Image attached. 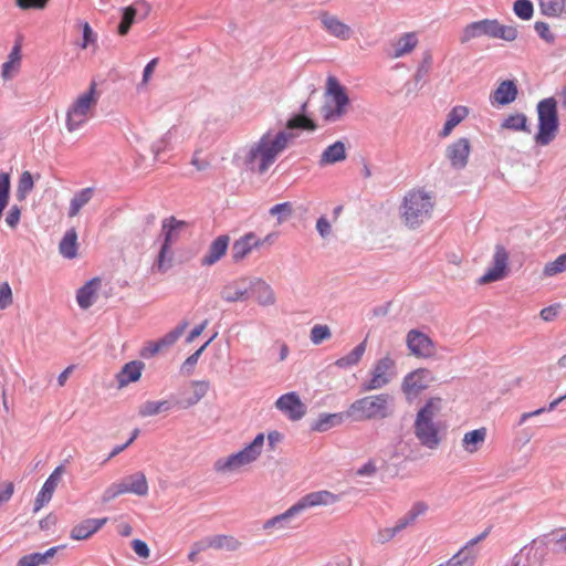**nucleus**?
<instances>
[{
	"mask_svg": "<svg viewBox=\"0 0 566 566\" xmlns=\"http://www.w3.org/2000/svg\"><path fill=\"white\" fill-rule=\"evenodd\" d=\"M407 347L417 357H431L434 354L432 339L418 329H411L406 337Z\"/></svg>",
	"mask_w": 566,
	"mask_h": 566,
	"instance_id": "obj_14",
	"label": "nucleus"
},
{
	"mask_svg": "<svg viewBox=\"0 0 566 566\" xmlns=\"http://www.w3.org/2000/svg\"><path fill=\"white\" fill-rule=\"evenodd\" d=\"M211 539V548L219 551H228L234 552L238 551L241 546V543L233 536L218 534L210 536Z\"/></svg>",
	"mask_w": 566,
	"mask_h": 566,
	"instance_id": "obj_38",
	"label": "nucleus"
},
{
	"mask_svg": "<svg viewBox=\"0 0 566 566\" xmlns=\"http://www.w3.org/2000/svg\"><path fill=\"white\" fill-rule=\"evenodd\" d=\"M509 254L504 247L496 245L493 255V266L489 269L479 280V284H488L505 277Z\"/></svg>",
	"mask_w": 566,
	"mask_h": 566,
	"instance_id": "obj_15",
	"label": "nucleus"
},
{
	"mask_svg": "<svg viewBox=\"0 0 566 566\" xmlns=\"http://www.w3.org/2000/svg\"><path fill=\"white\" fill-rule=\"evenodd\" d=\"M366 350V339L359 343L355 348L347 355L338 358L335 365L339 368H349L357 365Z\"/></svg>",
	"mask_w": 566,
	"mask_h": 566,
	"instance_id": "obj_35",
	"label": "nucleus"
},
{
	"mask_svg": "<svg viewBox=\"0 0 566 566\" xmlns=\"http://www.w3.org/2000/svg\"><path fill=\"white\" fill-rule=\"evenodd\" d=\"M538 118V130L534 137L535 143L541 146L548 145L559 128L557 101L554 97L541 99L536 106Z\"/></svg>",
	"mask_w": 566,
	"mask_h": 566,
	"instance_id": "obj_5",
	"label": "nucleus"
},
{
	"mask_svg": "<svg viewBox=\"0 0 566 566\" xmlns=\"http://www.w3.org/2000/svg\"><path fill=\"white\" fill-rule=\"evenodd\" d=\"M77 232L74 228L69 229L59 244V252L65 259H74L77 255Z\"/></svg>",
	"mask_w": 566,
	"mask_h": 566,
	"instance_id": "obj_29",
	"label": "nucleus"
},
{
	"mask_svg": "<svg viewBox=\"0 0 566 566\" xmlns=\"http://www.w3.org/2000/svg\"><path fill=\"white\" fill-rule=\"evenodd\" d=\"M394 397L389 394L366 396L355 400L347 408V416L354 422L386 419L392 413Z\"/></svg>",
	"mask_w": 566,
	"mask_h": 566,
	"instance_id": "obj_2",
	"label": "nucleus"
},
{
	"mask_svg": "<svg viewBox=\"0 0 566 566\" xmlns=\"http://www.w3.org/2000/svg\"><path fill=\"white\" fill-rule=\"evenodd\" d=\"M293 138H295L293 133L280 130L272 135L271 132H266L258 143L247 150L243 161L244 167L248 170L264 174Z\"/></svg>",
	"mask_w": 566,
	"mask_h": 566,
	"instance_id": "obj_1",
	"label": "nucleus"
},
{
	"mask_svg": "<svg viewBox=\"0 0 566 566\" xmlns=\"http://www.w3.org/2000/svg\"><path fill=\"white\" fill-rule=\"evenodd\" d=\"M247 281L241 279L226 284L220 292L221 298L228 303L247 301L251 291L250 283L245 285Z\"/></svg>",
	"mask_w": 566,
	"mask_h": 566,
	"instance_id": "obj_17",
	"label": "nucleus"
},
{
	"mask_svg": "<svg viewBox=\"0 0 566 566\" xmlns=\"http://www.w3.org/2000/svg\"><path fill=\"white\" fill-rule=\"evenodd\" d=\"M491 532V526L488 527L486 530H484L481 534H479L478 536H475L474 538L470 539L465 546L460 549L459 552H465V554H463L464 556H471L472 557V564L474 563V559H475V553L473 551L474 546L483 541L484 538H486V536L490 534Z\"/></svg>",
	"mask_w": 566,
	"mask_h": 566,
	"instance_id": "obj_55",
	"label": "nucleus"
},
{
	"mask_svg": "<svg viewBox=\"0 0 566 566\" xmlns=\"http://www.w3.org/2000/svg\"><path fill=\"white\" fill-rule=\"evenodd\" d=\"M20 217L21 210L17 205H14L9 209L6 216V222L10 228L14 229L20 222Z\"/></svg>",
	"mask_w": 566,
	"mask_h": 566,
	"instance_id": "obj_62",
	"label": "nucleus"
},
{
	"mask_svg": "<svg viewBox=\"0 0 566 566\" xmlns=\"http://www.w3.org/2000/svg\"><path fill=\"white\" fill-rule=\"evenodd\" d=\"M128 482V489L130 493L136 494L138 496H145L148 494V482L145 474L140 471L135 472L126 478Z\"/></svg>",
	"mask_w": 566,
	"mask_h": 566,
	"instance_id": "obj_36",
	"label": "nucleus"
},
{
	"mask_svg": "<svg viewBox=\"0 0 566 566\" xmlns=\"http://www.w3.org/2000/svg\"><path fill=\"white\" fill-rule=\"evenodd\" d=\"M193 386V394L192 397L189 398V403L195 405L199 402L208 392L209 390V381L207 380H195L192 381Z\"/></svg>",
	"mask_w": 566,
	"mask_h": 566,
	"instance_id": "obj_52",
	"label": "nucleus"
},
{
	"mask_svg": "<svg viewBox=\"0 0 566 566\" xmlns=\"http://www.w3.org/2000/svg\"><path fill=\"white\" fill-rule=\"evenodd\" d=\"M82 49H86L91 43H94L96 40L95 33L93 32V29L91 28L88 22L82 23Z\"/></svg>",
	"mask_w": 566,
	"mask_h": 566,
	"instance_id": "obj_60",
	"label": "nucleus"
},
{
	"mask_svg": "<svg viewBox=\"0 0 566 566\" xmlns=\"http://www.w3.org/2000/svg\"><path fill=\"white\" fill-rule=\"evenodd\" d=\"M264 433H258L245 448L227 458H220L214 462L217 472H232L239 468L254 462L261 454L264 446Z\"/></svg>",
	"mask_w": 566,
	"mask_h": 566,
	"instance_id": "obj_6",
	"label": "nucleus"
},
{
	"mask_svg": "<svg viewBox=\"0 0 566 566\" xmlns=\"http://www.w3.org/2000/svg\"><path fill=\"white\" fill-rule=\"evenodd\" d=\"M55 488H56V484L53 482V480L52 481H50L48 479L45 480L40 492L38 493V495L35 497L34 506H33L34 513L39 512L45 504H48L51 501Z\"/></svg>",
	"mask_w": 566,
	"mask_h": 566,
	"instance_id": "obj_44",
	"label": "nucleus"
},
{
	"mask_svg": "<svg viewBox=\"0 0 566 566\" xmlns=\"http://www.w3.org/2000/svg\"><path fill=\"white\" fill-rule=\"evenodd\" d=\"M297 514H300V512H298L296 505L294 504L290 509H287L284 513L279 514V515L268 520L263 524V528L264 530H269V528H273V527L284 528L287 526L290 520Z\"/></svg>",
	"mask_w": 566,
	"mask_h": 566,
	"instance_id": "obj_40",
	"label": "nucleus"
},
{
	"mask_svg": "<svg viewBox=\"0 0 566 566\" xmlns=\"http://www.w3.org/2000/svg\"><path fill=\"white\" fill-rule=\"evenodd\" d=\"M97 103V94L95 83H92L90 88L80 95L76 101L70 106L66 113V128L69 132L80 129L88 118V112Z\"/></svg>",
	"mask_w": 566,
	"mask_h": 566,
	"instance_id": "obj_7",
	"label": "nucleus"
},
{
	"mask_svg": "<svg viewBox=\"0 0 566 566\" xmlns=\"http://www.w3.org/2000/svg\"><path fill=\"white\" fill-rule=\"evenodd\" d=\"M64 545L53 546L46 549L44 553H31L22 556L17 566H40L48 563L50 558H52L60 549L64 548Z\"/></svg>",
	"mask_w": 566,
	"mask_h": 566,
	"instance_id": "obj_27",
	"label": "nucleus"
},
{
	"mask_svg": "<svg viewBox=\"0 0 566 566\" xmlns=\"http://www.w3.org/2000/svg\"><path fill=\"white\" fill-rule=\"evenodd\" d=\"M171 135H172V128L169 129L159 140L155 142L151 145V153L154 154L155 158H158L160 153H163L167 148V146L170 142Z\"/></svg>",
	"mask_w": 566,
	"mask_h": 566,
	"instance_id": "obj_58",
	"label": "nucleus"
},
{
	"mask_svg": "<svg viewBox=\"0 0 566 566\" xmlns=\"http://www.w3.org/2000/svg\"><path fill=\"white\" fill-rule=\"evenodd\" d=\"M517 96V86L514 81L505 80L500 83L496 90L491 94L492 104L507 105L515 101Z\"/></svg>",
	"mask_w": 566,
	"mask_h": 566,
	"instance_id": "obj_22",
	"label": "nucleus"
},
{
	"mask_svg": "<svg viewBox=\"0 0 566 566\" xmlns=\"http://www.w3.org/2000/svg\"><path fill=\"white\" fill-rule=\"evenodd\" d=\"M307 111V102L302 103L300 107V113L291 116L286 122V128L290 130L294 129H304V130H315L316 124L314 120L306 114Z\"/></svg>",
	"mask_w": 566,
	"mask_h": 566,
	"instance_id": "obj_26",
	"label": "nucleus"
},
{
	"mask_svg": "<svg viewBox=\"0 0 566 566\" xmlns=\"http://www.w3.org/2000/svg\"><path fill=\"white\" fill-rule=\"evenodd\" d=\"M501 126L503 128L511 129L514 132L531 133V129L527 124V117L523 113L510 115L503 120Z\"/></svg>",
	"mask_w": 566,
	"mask_h": 566,
	"instance_id": "obj_43",
	"label": "nucleus"
},
{
	"mask_svg": "<svg viewBox=\"0 0 566 566\" xmlns=\"http://www.w3.org/2000/svg\"><path fill=\"white\" fill-rule=\"evenodd\" d=\"M93 188H84L77 191L70 202L69 216L75 217L80 210L92 199Z\"/></svg>",
	"mask_w": 566,
	"mask_h": 566,
	"instance_id": "obj_39",
	"label": "nucleus"
},
{
	"mask_svg": "<svg viewBox=\"0 0 566 566\" xmlns=\"http://www.w3.org/2000/svg\"><path fill=\"white\" fill-rule=\"evenodd\" d=\"M292 213H293V206L289 201L274 205L270 209V214L277 216L279 222H282L283 220L287 219L289 217L292 216Z\"/></svg>",
	"mask_w": 566,
	"mask_h": 566,
	"instance_id": "obj_53",
	"label": "nucleus"
},
{
	"mask_svg": "<svg viewBox=\"0 0 566 566\" xmlns=\"http://www.w3.org/2000/svg\"><path fill=\"white\" fill-rule=\"evenodd\" d=\"M186 226L185 221L177 220L175 217H169L163 221V242L156 262L158 271L165 272L171 266L170 247L178 239L180 230Z\"/></svg>",
	"mask_w": 566,
	"mask_h": 566,
	"instance_id": "obj_9",
	"label": "nucleus"
},
{
	"mask_svg": "<svg viewBox=\"0 0 566 566\" xmlns=\"http://www.w3.org/2000/svg\"><path fill=\"white\" fill-rule=\"evenodd\" d=\"M321 22L324 29L333 36L346 40L350 38L352 30L350 28L342 22L338 18L324 13L321 17Z\"/></svg>",
	"mask_w": 566,
	"mask_h": 566,
	"instance_id": "obj_24",
	"label": "nucleus"
},
{
	"mask_svg": "<svg viewBox=\"0 0 566 566\" xmlns=\"http://www.w3.org/2000/svg\"><path fill=\"white\" fill-rule=\"evenodd\" d=\"M230 238L227 234L217 237L209 245L208 252L201 259L202 266H211L216 264L227 252Z\"/></svg>",
	"mask_w": 566,
	"mask_h": 566,
	"instance_id": "obj_19",
	"label": "nucleus"
},
{
	"mask_svg": "<svg viewBox=\"0 0 566 566\" xmlns=\"http://www.w3.org/2000/svg\"><path fill=\"white\" fill-rule=\"evenodd\" d=\"M346 158L345 144L340 140L329 145L321 155L319 165H332Z\"/></svg>",
	"mask_w": 566,
	"mask_h": 566,
	"instance_id": "obj_30",
	"label": "nucleus"
},
{
	"mask_svg": "<svg viewBox=\"0 0 566 566\" xmlns=\"http://www.w3.org/2000/svg\"><path fill=\"white\" fill-rule=\"evenodd\" d=\"M217 337V333H214L200 348H198L195 353H192L181 365L180 371L184 375H191L195 366L197 365L201 354L208 347V345Z\"/></svg>",
	"mask_w": 566,
	"mask_h": 566,
	"instance_id": "obj_45",
	"label": "nucleus"
},
{
	"mask_svg": "<svg viewBox=\"0 0 566 566\" xmlns=\"http://www.w3.org/2000/svg\"><path fill=\"white\" fill-rule=\"evenodd\" d=\"M514 14L522 20H531L534 14V6L531 0H515L513 3Z\"/></svg>",
	"mask_w": 566,
	"mask_h": 566,
	"instance_id": "obj_47",
	"label": "nucleus"
},
{
	"mask_svg": "<svg viewBox=\"0 0 566 566\" xmlns=\"http://www.w3.org/2000/svg\"><path fill=\"white\" fill-rule=\"evenodd\" d=\"M431 380V371L426 368H419L405 376L401 389L410 400L416 398L422 390L427 389Z\"/></svg>",
	"mask_w": 566,
	"mask_h": 566,
	"instance_id": "obj_10",
	"label": "nucleus"
},
{
	"mask_svg": "<svg viewBox=\"0 0 566 566\" xmlns=\"http://www.w3.org/2000/svg\"><path fill=\"white\" fill-rule=\"evenodd\" d=\"M433 202L429 193L423 190L409 191L401 205V216L406 226L417 228L431 217Z\"/></svg>",
	"mask_w": 566,
	"mask_h": 566,
	"instance_id": "obj_4",
	"label": "nucleus"
},
{
	"mask_svg": "<svg viewBox=\"0 0 566 566\" xmlns=\"http://www.w3.org/2000/svg\"><path fill=\"white\" fill-rule=\"evenodd\" d=\"M316 230L322 238H326L327 235L331 234L332 227L326 217L323 216L317 219Z\"/></svg>",
	"mask_w": 566,
	"mask_h": 566,
	"instance_id": "obj_64",
	"label": "nucleus"
},
{
	"mask_svg": "<svg viewBox=\"0 0 566 566\" xmlns=\"http://www.w3.org/2000/svg\"><path fill=\"white\" fill-rule=\"evenodd\" d=\"M34 181L30 171H23L19 178L17 187V198L25 199L27 195L33 189Z\"/></svg>",
	"mask_w": 566,
	"mask_h": 566,
	"instance_id": "obj_48",
	"label": "nucleus"
},
{
	"mask_svg": "<svg viewBox=\"0 0 566 566\" xmlns=\"http://www.w3.org/2000/svg\"><path fill=\"white\" fill-rule=\"evenodd\" d=\"M394 367V360L386 356L379 359L371 368V378L361 384V391H373L381 389L389 384L390 377L388 370Z\"/></svg>",
	"mask_w": 566,
	"mask_h": 566,
	"instance_id": "obj_11",
	"label": "nucleus"
},
{
	"mask_svg": "<svg viewBox=\"0 0 566 566\" xmlns=\"http://www.w3.org/2000/svg\"><path fill=\"white\" fill-rule=\"evenodd\" d=\"M486 437V429L480 428L472 431H469L463 437V448L465 451L473 453L478 450V444L482 443Z\"/></svg>",
	"mask_w": 566,
	"mask_h": 566,
	"instance_id": "obj_42",
	"label": "nucleus"
},
{
	"mask_svg": "<svg viewBox=\"0 0 566 566\" xmlns=\"http://www.w3.org/2000/svg\"><path fill=\"white\" fill-rule=\"evenodd\" d=\"M144 366V363L140 360H132L126 363L116 376L119 388H123L130 382L137 381L142 376Z\"/></svg>",
	"mask_w": 566,
	"mask_h": 566,
	"instance_id": "obj_25",
	"label": "nucleus"
},
{
	"mask_svg": "<svg viewBox=\"0 0 566 566\" xmlns=\"http://www.w3.org/2000/svg\"><path fill=\"white\" fill-rule=\"evenodd\" d=\"M518 35L517 29L513 25H504L497 19H492V36L491 39H501L507 42L516 40Z\"/></svg>",
	"mask_w": 566,
	"mask_h": 566,
	"instance_id": "obj_37",
	"label": "nucleus"
},
{
	"mask_svg": "<svg viewBox=\"0 0 566 566\" xmlns=\"http://www.w3.org/2000/svg\"><path fill=\"white\" fill-rule=\"evenodd\" d=\"M332 336L327 325H314L311 329L310 339L313 344L319 345Z\"/></svg>",
	"mask_w": 566,
	"mask_h": 566,
	"instance_id": "obj_51",
	"label": "nucleus"
},
{
	"mask_svg": "<svg viewBox=\"0 0 566 566\" xmlns=\"http://www.w3.org/2000/svg\"><path fill=\"white\" fill-rule=\"evenodd\" d=\"M106 522L107 517L86 518L72 528L70 537L75 541L86 539L102 528Z\"/></svg>",
	"mask_w": 566,
	"mask_h": 566,
	"instance_id": "obj_21",
	"label": "nucleus"
},
{
	"mask_svg": "<svg viewBox=\"0 0 566 566\" xmlns=\"http://www.w3.org/2000/svg\"><path fill=\"white\" fill-rule=\"evenodd\" d=\"M262 242L256 238L253 232H249L235 240L231 248L232 259L234 262L243 260L254 248H258Z\"/></svg>",
	"mask_w": 566,
	"mask_h": 566,
	"instance_id": "obj_20",
	"label": "nucleus"
},
{
	"mask_svg": "<svg viewBox=\"0 0 566 566\" xmlns=\"http://www.w3.org/2000/svg\"><path fill=\"white\" fill-rule=\"evenodd\" d=\"M347 419H349V416H347V410L336 413H321L318 418L311 424V430L316 432H325L334 427L340 426Z\"/></svg>",
	"mask_w": 566,
	"mask_h": 566,
	"instance_id": "obj_23",
	"label": "nucleus"
},
{
	"mask_svg": "<svg viewBox=\"0 0 566 566\" xmlns=\"http://www.w3.org/2000/svg\"><path fill=\"white\" fill-rule=\"evenodd\" d=\"M541 13L552 18H566V0H538Z\"/></svg>",
	"mask_w": 566,
	"mask_h": 566,
	"instance_id": "obj_32",
	"label": "nucleus"
},
{
	"mask_svg": "<svg viewBox=\"0 0 566 566\" xmlns=\"http://www.w3.org/2000/svg\"><path fill=\"white\" fill-rule=\"evenodd\" d=\"M339 496L326 491H316L311 492L303 497H301L296 503V507L298 512H303L305 509L314 507V506H321V505H332L338 501Z\"/></svg>",
	"mask_w": 566,
	"mask_h": 566,
	"instance_id": "obj_16",
	"label": "nucleus"
},
{
	"mask_svg": "<svg viewBox=\"0 0 566 566\" xmlns=\"http://www.w3.org/2000/svg\"><path fill=\"white\" fill-rule=\"evenodd\" d=\"M470 153L471 143L467 137L458 138L446 148V157L454 170H463L467 167Z\"/></svg>",
	"mask_w": 566,
	"mask_h": 566,
	"instance_id": "obj_12",
	"label": "nucleus"
},
{
	"mask_svg": "<svg viewBox=\"0 0 566 566\" xmlns=\"http://www.w3.org/2000/svg\"><path fill=\"white\" fill-rule=\"evenodd\" d=\"M428 511V505L426 502L418 501L416 502L411 509L403 515L406 520H408L409 524L412 525L416 520L423 515Z\"/></svg>",
	"mask_w": 566,
	"mask_h": 566,
	"instance_id": "obj_56",
	"label": "nucleus"
},
{
	"mask_svg": "<svg viewBox=\"0 0 566 566\" xmlns=\"http://www.w3.org/2000/svg\"><path fill=\"white\" fill-rule=\"evenodd\" d=\"M49 0H15V3L19 8L23 10L29 9H44L48 4Z\"/></svg>",
	"mask_w": 566,
	"mask_h": 566,
	"instance_id": "obj_61",
	"label": "nucleus"
},
{
	"mask_svg": "<svg viewBox=\"0 0 566 566\" xmlns=\"http://www.w3.org/2000/svg\"><path fill=\"white\" fill-rule=\"evenodd\" d=\"M534 30L538 36L547 43H553L555 41V35L551 32L548 23L544 21H536L534 24Z\"/></svg>",
	"mask_w": 566,
	"mask_h": 566,
	"instance_id": "obj_57",
	"label": "nucleus"
},
{
	"mask_svg": "<svg viewBox=\"0 0 566 566\" xmlns=\"http://www.w3.org/2000/svg\"><path fill=\"white\" fill-rule=\"evenodd\" d=\"M481 36H492V19H483L467 24L460 35V42L465 44L473 39Z\"/></svg>",
	"mask_w": 566,
	"mask_h": 566,
	"instance_id": "obj_18",
	"label": "nucleus"
},
{
	"mask_svg": "<svg viewBox=\"0 0 566 566\" xmlns=\"http://www.w3.org/2000/svg\"><path fill=\"white\" fill-rule=\"evenodd\" d=\"M431 64H432V56H431L430 52H426L423 54L422 61L420 62V64L417 67L416 74H415L416 83H419L421 80H423L429 74Z\"/></svg>",
	"mask_w": 566,
	"mask_h": 566,
	"instance_id": "obj_54",
	"label": "nucleus"
},
{
	"mask_svg": "<svg viewBox=\"0 0 566 566\" xmlns=\"http://www.w3.org/2000/svg\"><path fill=\"white\" fill-rule=\"evenodd\" d=\"M251 291L259 292L258 301L261 305H271L275 298L269 284L261 279L250 280Z\"/></svg>",
	"mask_w": 566,
	"mask_h": 566,
	"instance_id": "obj_34",
	"label": "nucleus"
},
{
	"mask_svg": "<svg viewBox=\"0 0 566 566\" xmlns=\"http://www.w3.org/2000/svg\"><path fill=\"white\" fill-rule=\"evenodd\" d=\"M21 61L20 44H14L11 49L8 60L2 64L1 76L3 80H10L13 73L17 72Z\"/></svg>",
	"mask_w": 566,
	"mask_h": 566,
	"instance_id": "obj_33",
	"label": "nucleus"
},
{
	"mask_svg": "<svg viewBox=\"0 0 566 566\" xmlns=\"http://www.w3.org/2000/svg\"><path fill=\"white\" fill-rule=\"evenodd\" d=\"M132 548L135 552V554L142 558H148L150 555V551L147 543L142 539H134L132 542Z\"/></svg>",
	"mask_w": 566,
	"mask_h": 566,
	"instance_id": "obj_63",
	"label": "nucleus"
},
{
	"mask_svg": "<svg viewBox=\"0 0 566 566\" xmlns=\"http://www.w3.org/2000/svg\"><path fill=\"white\" fill-rule=\"evenodd\" d=\"M187 326H188V322L182 321L172 331H170L165 336L159 338L157 342H158L159 346L161 347V349L172 346L179 339V337L184 334Z\"/></svg>",
	"mask_w": 566,
	"mask_h": 566,
	"instance_id": "obj_46",
	"label": "nucleus"
},
{
	"mask_svg": "<svg viewBox=\"0 0 566 566\" xmlns=\"http://www.w3.org/2000/svg\"><path fill=\"white\" fill-rule=\"evenodd\" d=\"M564 271H566V252L558 255L553 262L546 263L543 273L546 276H554Z\"/></svg>",
	"mask_w": 566,
	"mask_h": 566,
	"instance_id": "obj_50",
	"label": "nucleus"
},
{
	"mask_svg": "<svg viewBox=\"0 0 566 566\" xmlns=\"http://www.w3.org/2000/svg\"><path fill=\"white\" fill-rule=\"evenodd\" d=\"M326 94L331 97L334 107L326 104L323 107V117L326 122H336L346 114L349 97L346 93V88L332 75L328 76L326 81Z\"/></svg>",
	"mask_w": 566,
	"mask_h": 566,
	"instance_id": "obj_8",
	"label": "nucleus"
},
{
	"mask_svg": "<svg viewBox=\"0 0 566 566\" xmlns=\"http://www.w3.org/2000/svg\"><path fill=\"white\" fill-rule=\"evenodd\" d=\"M12 303V291L10 285L4 282L0 284V308L4 310Z\"/></svg>",
	"mask_w": 566,
	"mask_h": 566,
	"instance_id": "obj_59",
	"label": "nucleus"
},
{
	"mask_svg": "<svg viewBox=\"0 0 566 566\" xmlns=\"http://www.w3.org/2000/svg\"><path fill=\"white\" fill-rule=\"evenodd\" d=\"M169 409V402L166 400L146 401L139 409V415L143 417H150L158 415L163 410Z\"/></svg>",
	"mask_w": 566,
	"mask_h": 566,
	"instance_id": "obj_49",
	"label": "nucleus"
},
{
	"mask_svg": "<svg viewBox=\"0 0 566 566\" xmlns=\"http://www.w3.org/2000/svg\"><path fill=\"white\" fill-rule=\"evenodd\" d=\"M275 407L292 421L301 420L306 413V406L295 391L279 397Z\"/></svg>",
	"mask_w": 566,
	"mask_h": 566,
	"instance_id": "obj_13",
	"label": "nucleus"
},
{
	"mask_svg": "<svg viewBox=\"0 0 566 566\" xmlns=\"http://www.w3.org/2000/svg\"><path fill=\"white\" fill-rule=\"evenodd\" d=\"M440 409L441 398L432 397L417 412L413 432L419 442L428 449H436L440 443L438 426L433 422Z\"/></svg>",
	"mask_w": 566,
	"mask_h": 566,
	"instance_id": "obj_3",
	"label": "nucleus"
},
{
	"mask_svg": "<svg viewBox=\"0 0 566 566\" xmlns=\"http://www.w3.org/2000/svg\"><path fill=\"white\" fill-rule=\"evenodd\" d=\"M469 114V111L465 106H454L448 114L447 120L443 125V128L439 133V136L444 138L449 136L452 129L459 125Z\"/></svg>",
	"mask_w": 566,
	"mask_h": 566,
	"instance_id": "obj_31",
	"label": "nucleus"
},
{
	"mask_svg": "<svg viewBox=\"0 0 566 566\" xmlns=\"http://www.w3.org/2000/svg\"><path fill=\"white\" fill-rule=\"evenodd\" d=\"M418 43L416 33H405L395 44L394 57H400L411 52Z\"/></svg>",
	"mask_w": 566,
	"mask_h": 566,
	"instance_id": "obj_41",
	"label": "nucleus"
},
{
	"mask_svg": "<svg viewBox=\"0 0 566 566\" xmlns=\"http://www.w3.org/2000/svg\"><path fill=\"white\" fill-rule=\"evenodd\" d=\"M98 285L99 280L95 277L86 282L82 287L77 290L76 301L81 308L87 310L93 305L94 295Z\"/></svg>",
	"mask_w": 566,
	"mask_h": 566,
	"instance_id": "obj_28",
	"label": "nucleus"
}]
</instances>
